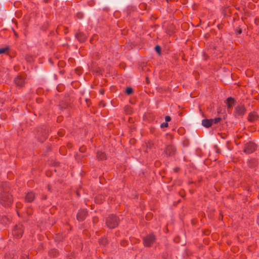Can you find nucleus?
<instances>
[{
  "label": "nucleus",
  "instance_id": "f257e3e1",
  "mask_svg": "<svg viewBox=\"0 0 259 259\" xmlns=\"http://www.w3.org/2000/svg\"><path fill=\"white\" fill-rule=\"evenodd\" d=\"M9 185L5 183L2 185L0 192V203L4 206H10L13 201L12 195L9 193Z\"/></svg>",
  "mask_w": 259,
  "mask_h": 259
},
{
  "label": "nucleus",
  "instance_id": "f03ea898",
  "mask_svg": "<svg viewBox=\"0 0 259 259\" xmlns=\"http://www.w3.org/2000/svg\"><path fill=\"white\" fill-rule=\"evenodd\" d=\"M119 219L114 214L110 215L107 219L106 223L110 229H114L118 226Z\"/></svg>",
  "mask_w": 259,
  "mask_h": 259
},
{
  "label": "nucleus",
  "instance_id": "7ed1b4c3",
  "mask_svg": "<svg viewBox=\"0 0 259 259\" xmlns=\"http://www.w3.org/2000/svg\"><path fill=\"white\" fill-rule=\"evenodd\" d=\"M246 112V109L243 105L237 106L235 108L233 115L235 117L244 116Z\"/></svg>",
  "mask_w": 259,
  "mask_h": 259
},
{
  "label": "nucleus",
  "instance_id": "20e7f679",
  "mask_svg": "<svg viewBox=\"0 0 259 259\" xmlns=\"http://www.w3.org/2000/svg\"><path fill=\"white\" fill-rule=\"evenodd\" d=\"M155 236L153 234H150L143 238V243L145 247H150L155 242Z\"/></svg>",
  "mask_w": 259,
  "mask_h": 259
},
{
  "label": "nucleus",
  "instance_id": "39448f33",
  "mask_svg": "<svg viewBox=\"0 0 259 259\" xmlns=\"http://www.w3.org/2000/svg\"><path fill=\"white\" fill-rule=\"evenodd\" d=\"M23 233V226L21 224H18L15 226L12 231L13 236L17 238H20L22 237Z\"/></svg>",
  "mask_w": 259,
  "mask_h": 259
},
{
  "label": "nucleus",
  "instance_id": "423d86ee",
  "mask_svg": "<svg viewBox=\"0 0 259 259\" xmlns=\"http://www.w3.org/2000/svg\"><path fill=\"white\" fill-rule=\"evenodd\" d=\"M256 148L255 144L250 141L244 145L243 151L247 154H250L254 152Z\"/></svg>",
  "mask_w": 259,
  "mask_h": 259
},
{
  "label": "nucleus",
  "instance_id": "0eeeda50",
  "mask_svg": "<svg viewBox=\"0 0 259 259\" xmlns=\"http://www.w3.org/2000/svg\"><path fill=\"white\" fill-rule=\"evenodd\" d=\"M14 82L16 87L22 88L25 84V78L21 75H18L14 79Z\"/></svg>",
  "mask_w": 259,
  "mask_h": 259
},
{
  "label": "nucleus",
  "instance_id": "6e6552de",
  "mask_svg": "<svg viewBox=\"0 0 259 259\" xmlns=\"http://www.w3.org/2000/svg\"><path fill=\"white\" fill-rule=\"evenodd\" d=\"M88 215V211L87 209H82L78 211L77 215V220L79 222L84 221Z\"/></svg>",
  "mask_w": 259,
  "mask_h": 259
},
{
  "label": "nucleus",
  "instance_id": "1a4fd4ad",
  "mask_svg": "<svg viewBox=\"0 0 259 259\" xmlns=\"http://www.w3.org/2000/svg\"><path fill=\"white\" fill-rule=\"evenodd\" d=\"M70 105V102L68 97H65L59 104V107L61 109H65Z\"/></svg>",
  "mask_w": 259,
  "mask_h": 259
},
{
  "label": "nucleus",
  "instance_id": "9d476101",
  "mask_svg": "<svg viewBox=\"0 0 259 259\" xmlns=\"http://www.w3.org/2000/svg\"><path fill=\"white\" fill-rule=\"evenodd\" d=\"M176 151V148L171 145L167 146L165 150L166 154L168 156L174 155L175 154Z\"/></svg>",
  "mask_w": 259,
  "mask_h": 259
},
{
  "label": "nucleus",
  "instance_id": "9b49d317",
  "mask_svg": "<svg viewBox=\"0 0 259 259\" xmlns=\"http://www.w3.org/2000/svg\"><path fill=\"white\" fill-rule=\"evenodd\" d=\"M225 103L227 106V107L228 109L232 108L234 106L236 101L234 99V98L230 97H228L227 100L225 101Z\"/></svg>",
  "mask_w": 259,
  "mask_h": 259
},
{
  "label": "nucleus",
  "instance_id": "f8f14e48",
  "mask_svg": "<svg viewBox=\"0 0 259 259\" xmlns=\"http://www.w3.org/2000/svg\"><path fill=\"white\" fill-rule=\"evenodd\" d=\"M75 37L80 42H83L87 39L86 35L83 32H79L75 34Z\"/></svg>",
  "mask_w": 259,
  "mask_h": 259
},
{
  "label": "nucleus",
  "instance_id": "ddd939ff",
  "mask_svg": "<svg viewBox=\"0 0 259 259\" xmlns=\"http://www.w3.org/2000/svg\"><path fill=\"white\" fill-rule=\"evenodd\" d=\"M258 118V115L254 112H250L249 113L248 116V120L250 122H254L257 120Z\"/></svg>",
  "mask_w": 259,
  "mask_h": 259
},
{
  "label": "nucleus",
  "instance_id": "4468645a",
  "mask_svg": "<svg viewBox=\"0 0 259 259\" xmlns=\"http://www.w3.org/2000/svg\"><path fill=\"white\" fill-rule=\"evenodd\" d=\"M35 198V194L32 192H28L25 196V201L28 202H32Z\"/></svg>",
  "mask_w": 259,
  "mask_h": 259
},
{
  "label": "nucleus",
  "instance_id": "2eb2a0df",
  "mask_svg": "<svg viewBox=\"0 0 259 259\" xmlns=\"http://www.w3.org/2000/svg\"><path fill=\"white\" fill-rule=\"evenodd\" d=\"M202 125L206 128H208L212 125V120H211V119H203L202 120Z\"/></svg>",
  "mask_w": 259,
  "mask_h": 259
},
{
  "label": "nucleus",
  "instance_id": "dca6fc26",
  "mask_svg": "<svg viewBox=\"0 0 259 259\" xmlns=\"http://www.w3.org/2000/svg\"><path fill=\"white\" fill-rule=\"evenodd\" d=\"M42 133V137H38V140L40 142H43L46 139V138L48 137L49 130H47L46 128H45L43 132H41Z\"/></svg>",
  "mask_w": 259,
  "mask_h": 259
},
{
  "label": "nucleus",
  "instance_id": "f3484780",
  "mask_svg": "<svg viewBox=\"0 0 259 259\" xmlns=\"http://www.w3.org/2000/svg\"><path fill=\"white\" fill-rule=\"evenodd\" d=\"M97 157L99 160H103L106 159V155L104 152H98L97 153Z\"/></svg>",
  "mask_w": 259,
  "mask_h": 259
},
{
  "label": "nucleus",
  "instance_id": "a211bd4d",
  "mask_svg": "<svg viewBox=\"0 0 259 259\" xmlns=\"http://www.w3.org/2000/svg\"><path fill=\"white\" fill-rule=\"evenodd\" d=\"M49 253L50 256H52L53 257H55V256H57V255L58 254V251L55 249H52L50 251H49Z\"/></svg>",
  "mask_w": 259,
  "mask_h": 259
},
{
  "label": "nucleus",
  "instance_id": "6ab92c4d",
  "mask_svg": "<svg viewBox=\"0 0 259 259\" xmlns=\"http://www.w3.org/2000/svg\"><path fill=\"white\" fill-rule=\"evenodd\" d=\"M99 243L101 245H105L108 243V241L106 238L103 237L99 239Z\"/></svg>",
  "mask_w": 259,
  "mask_h": 259
},
{
  "label": "nucleus",
  "instance_id": "aec40b11",
  "mask_svg": "<svg viewBox=\"0 0 259 259\" xmlns=\"http://www.w3.org/2000/svg\"><path fill=\"white\" fill-rule=\"evenodd\" d=\"M211 120H212V123H214V124H216V123H219V122H220L221 120H222V118L221 117H217V118H215L214 119H211Z\"/></svg>",
  "mask_w": 259,
  "mask_h": 259
},
{
  "label": "nucleus",
  "instance_id": "412c9836",
  "mask_svg": "<svg viewBox=\"0 0 259 259\" xmlns=\"http://www.w3.org/2000/svg\"><path fill=\"white\" fill-rule=\"evenodd\" d=\"M125 93L127 95H131L133 93V90L132 88L128 87L126 88V89L125 90Z\"/></svg>",
  "mask_w": 259,
  "mask_h": 259
},
{
  "label": "nucleus",
  "instance_id": "4be33fe9",
  "mask_svg": "<svg viewBox=\"0 0 259 259\" xmlns=\"http://www.w3.org/2000/svg\"><path fill=\"white\" fill-rule=\"evenodd\" d=\"M155 50L159 55L161 54V49L160 46L157 45L155 47Z\"/></svg>",
  "mask_w": 259,
  "mask_h": 259
},
{
  "label": "nucleus",
  "instance_id": "5701e85b",
  "mask_svg": "<svg viewBox=\"0 0 259 259\" xmlns=\"http://www.w3.org/2000/svg\"><path fill=\"white\" fill-rule=\"evenodd\" d=\"M9 50L8 48H3L0 49V54H3L5 53L6 51H8Z\"/></svg>",
  "mask_w": 259,
  "mask_h": 259
},
{
  "label": "nucleus",
  "instance_id": "b1692460",
  "mask_svg": "<svg viewBox=\"0 0 259 259\" xmlns=\"http://www.w3.org/2000/svg\"><path fill=\"white\" fill-rule=\"evenodd\" d=\"M168 124L167 123V122H163L160 125V127L161 128H163V127H167L168 126Z\"/></svg>",
  "mask_w": 259,
  "mask_h": 259
},
{
  "label": "nucleus",
  "instance_id": "393cba45",
  "mask_svg": "<svg viewBox=\"0 0 259 259\" xmlns=\"http://www.w3.org/2000/svg\"><path fill=\"white\" fill-rule=\"evenodd\" d=\"M165 120L166 122L170 121L171 120V117L169 116H166L165 117Z\"/></svg>",
  "mask_w": 259,
  "mask_h": 259
},
{
  "label": "nucleus",
  "instance_id": "a878e982",
  "mask_svg": "<svg viewBox=\"0 0 259 259\" xmlns=\"http://www.w3.org/2000/svg\"><path fill=\"white\" fill-rule=\"evenodd\" d=\"M99 106L100 107H104L106 106V104L103 101H101L99 103Z\"/></svg>",
  "mask_w": 259,
  "mask_h": 259
},
{
  "label": "nucleus",
  "instance_id": "bb28decb",
  "mask_svg": "<svg viewBox=\"0 0 259 259\" xmlns=\"http://www.w3.org/2000/svg\"><path fill=\"white\" fill-rule=\"evenodd\" d=\"M242 29L239 28L238 30H236V33L237 34H240L242 33Z\"/></svg>",
  "mask_w": 259,
  "mask_h": 259
},
{
  "label": "nucleus",
  "instance_id": "cd10ccee",
  "mask_svg": "<svg viewBox=\"0 0 259 259\" xmlns=\"http://www.w3.org/2000/svg\"><path fill=\"white\" fill-rule=\"evenodd\" d=\"M100 93L101 94L103 95L104 94V91L103 89L100 90Z\"/></svg>",
  "mask_w": 259,
  "mask_h": 259
},
{
  "label": "nucleus",
  "instance_id": "c85d7f7f",
  "mask_svg": "<svg viewBox=\"0 0 259 259\" xmlns=\"http://www.w3.org/2000/svg\"><path fill=\"white\" fill-rule=\"evenodd\" d=\"M86 102L87 103L88 106H89L90 104L91 103L90 101L89 100H88V99H86Z\"/></svg>",
  "mask_w": 259,
  "mask_h": 259
},
{
  "label": "nucleus",
  "instance_id": "c756f323",
  "mask_svg": "<svg viewBox=\"0 0 259 259\" xmlns=\"http://www.w3.org/2000/svg\"><path fill=\"white\" fill-rule=\"evenodd\" d=\"M83 148H80L79 150H80V151L81 152H83Z\"/></svg>",
  "mask_w": 259,
  "mask_h": 259
},
{
  "label": "nucleus",
  "instance_id": "7c9ffc66",
  "mask_svg": "<svg viewBox=\"0 0 259 259\" xmlns=\"http://www.w3.org/2000/svg\"><path fill=\"white\" fill-rule=\"evenodd\" d=\"M75 72H76V73H77L78 74H79V72H78V69H76L75 70Z\"/></svg>",
  "mask_w": 259,
  "mask_h": 259
},
{
  "label": "nucleus",
  "instance_id": "2f4dec72",
  "mask_svg": "<svg viewBox=\"0 0 259 259\" xmlns=\"http://www.w3.org/2000/svg\"><path fill=\"white\" fill-rule=\"evenodd\" d=\"M44 1L45 3H48V0H44Z\"/></svg>",
  "mask_w": 259,
  "mask_h": 259
},
{
  "label": "nucleus",
  "instance_id": "473e14b6",
  "mask_svg": "<svg viewBox=\"0 0 259 259\" xmlns=\"http://www.w3.org/2000/svg\"><path fill=\"white\" fill-rule=\"evenodd\" d=\"M14 34L16 36H17V34L15 32H14Z\"/></svg>",
  "mask_w": 259,
  "mask_h": 259
},
{
  "label": "nucleus",
  "instance_id": "72a5a7b5",
  "mask_svg": "<svg viewBox=\"0 0 259 259\" xmlns=\"http://www.w3.org/2000/svg\"><path fill=\"white\" fill-rule=\"evenodd\" d=\"M48 190H50V186H48Z\"/></svg>",
  "mask_w": 259,
  "mask_h": 259
},
{
  "label": "nucleus",
  "instance_id": "f704fd0d",
  "mask_svg": "<svg viewBox=\"0 0 259 259\" xmlns=\"http://www.w3.org/2000/svg\"><path fill=\"white\" fill-rule=\"evenodd\" d=\"M19 205V203H17V207H18V205Z\"/></svg>",
  "mask_w": 259,
  "mask_h": 259
},
{
  "label": "nucleus",
  "instance_id": "c9c22d12",
  "mask_svg": "<svg viewBox=\"0 0 259 259\" xmlns=\"http://www.w3.org/2000/svg\"><path fill=\"white\" fill-rule=\"evenodd\" d=\"M175 169H176V170L179 169V168H175Z\"/></svg>",
  "mask_w": 259,
  "mask_h": 259
}]
</instances>
